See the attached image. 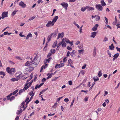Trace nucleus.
I'll use <instances>...</instances> for the list:
<instances>
[{
    "label": "nucleus",
    "mask_w": 120,
    "mask_h": 120,
    "mask_svg": "<svg viewBox=\"0 0 120 120\" xmlns=\"http://www.w3.org/2000/svg\"><path fill=\"white\" fill-rule=\"evenodd\" d=\"M44 66L43 65V66H42L41 67V70L40 71V72H41V71H42L43 70V69L44 68Z\"/></svg>",
    "instance_id": "nucleus-59"
},
{
    "label": "nucleus",
    "mask_w": 120,
    "mask_h": 120,
    "mask_svg": "<svg viewBox=\"0 0 120 120\" xmlns=\"http://www.w3.org/2000/svg\"><path fill=\"white\" fill-rule=\"evenodd\" d=\"M35 16L32 17L31 19H29L27 21V22H29V21H31V20L34 19L35 18Z\"/></svg>",
    "instance_id": "nucleus-39"
},
{
    "label": "nucleus",
    "mask_w": 120,
    "mask_h": 120,
    "mask_svg": "<svg viewBox=\"0 0 120 120\" xmlns=\"http://www.w3.org/2000/svg\"><path fill=\"white\" fill-rule=\"evenodd\" d=\"M64 41H65L67 43H69V40L68 39L65 38L64 39Z\"/></svg>",
    "instance_id": "nucleus-35"
},
{
    "label": "nucleus",
    "mask_w": 120,
    "mask_h": 120,
    "mask_svg": "<svg viewBox=\"0 0 120 120\" xmlns=\"http://www.w3.org/2000/svg\"><path fill=\"white\" fill-rule=\"evenodd\" d=\"M19 80V79L16 78H12L11 79V80L12 82H14L15 81H18Z\"/></svg>",
    "instance_id": "nucleus-27"
},
{
    "label": "nucleus",
    "mask_w": 120,
    "mask_h": 120,
    "mask_svg": "<svg viewBox=\"0 0 120 120\" xmlns=\"http://www.w3.org/2000/svg\"><path fill=\"white\" fill-rule=\"evenodd\" d=\"M31 63L32 62H30L29 61H28L25 64V65L26 66H29L30 65V63Z\"/></svg>",
    "instance_id": "nucleus-23"
},
{
    "label": "nucleus",
    "mask_w": 120,
    "mask_h": 120,
    "mask_svg": "<svg viewBox=\"0 0 120 120\" xmlns=\"http://www.w3.org/2000/svg\"><path fill=\"white\" fill-rule=\"evenodd\" d=\"M88 97H85L84 99V100L86 102L88 101Z\"/></svg>",
    "instance_id": "nucleus-55"
},
{
    "label": "nucleus",
    "mask_w": 120,
    "mask_h": 120,
    "mask_svg": "<svg viewBox=\"0 0 120 120\" xmlns=\"http://www.w3.org/2000/svg\"><path fill=\"white\" fill-rule=\"evenodd\" d=\"M52 59V57H50L48 59H46V62H45V63H46L47 62L49 63L50 62V60Z\"/></svg>",
    "instance_id": "nucleus-24"
},
{
    "label": "nucleus",
    "mask_w": 120,
    "mask_h": 120,
    "mask_svg": "<svg viewBox=\"0 0 120 120\" xmlns=\"http://www.w3.org/2000/svg\"><path fill=\"white\" fill-rule=\"evenodd\" d=\"M0 75H3L4 76H5L6 74L4 71H0Z\"/></svg>",
    "instance_id": "nucleus-34"
},
{
    "label": "nucleus",
    "mask_w": 120,
    "mask_h": 120,
    "mask_svg": "<svg viewBox=\"0 0 120 120\" xmlns=\"http://www.w3.org/2000/svg\"><path fill=\"white\" fill-rule=\"evenodd\" d=\"M95 82H93V83L92 85V86L90 88V89L91 90L92 89V87H93L94 85L95 84Z\"/></svg>",
    "instance_id": "nucleus-61"
},
{
    "label": "nucleus",
    "mask_w": 120,
    "mask_h": 120,
    "mask_svg": "<svg viewBox=\"0 0 120 120\" xmlns=\"http://www.w3.org/2000/svg\"><path fill=\"white\" fill-rule=\"evenodd\" d=\"M63 97H60L59 98H58L57 99L56 101H60V100Z\"/></svg>",
    "instance_id": "nucleus-57"
},
{
    "label": "nucleus",
    "mask_w": 120,
    "mask_h": 120,
    "mask_svg": "<svg viewBox=\"0 0 120 120\" xmlns=\"http://www.w3.org/2000/svg\"><path fill=\"white\" fill-rule=\"evenodd\" d=\"M68 83L70 85H72V81H69Z\"/></svg>",
    "instance_id": "nucleus-62"
},
{
    "label": "nucleus",
    "mask_w": 120,
    "mask_h": 120,
    "mask_svg": "<svg viewBox=\"0 0 120 120\" xmlns=\"http://www.w3.org/2000/svg\"><path fill=\"white\" fill-rule=\"evenodd\" d=\"M64 65V64L63 63H60L59 64H56L55 66V68L56 69L57 68H60L62 67Z\"/></svg>",
    "instance_id": "nucleus-6"
},
{
    "label": "nucleus",
    "mask_w": 120,
    "mask_h": 120,
    "mask_svg": "<svg viewBox=\"0 0 120 120\" xmlns=\"http://www.w3.org/2000/svg\"><path fill=\"white\" fill-rule=\"evenodd\" d=\"M86 8L87 9V10L89 11L90 10H94V9L93 7H90L89 6H87L86 7Z\"/></svg>",
    "instance_id": "nucleus-13"
},
{
    "label": "nucleus",
    "mask_w": 120,
    "mask_h": 120,
    "mask_svg": "<svg viewBox=\"0 0 120 120\" xmlns=\"http://www.w3.org/2000/svg\"><path fill=\"white\" fill-rule=\"evenodd\" d=\"M44 83H41V84H40L39 85H37L35 87V89H36L38 88H39L40 87H41V86H42L43 85Z\"/></svg>",
    "instance_id": "nucleus-17"
},
{
    "label": "nucleus",
    "mask_w": 120,
    "mask_h": 120,
    "mask_svg": "<svg viewBox=\"0 0 120 120\" xmlns=\"http://www.w3.org/2000/svg\"><path fill=\"white\" fill-rule=\"evenodd\" d=\"M62 46L63 47H65L66 45V44L64 42V38H63L61 41Z\"/></svg>",
    "instance_id": "nucleus-11"
},
{
    "label": "nucleus",
    "mask_w": 120,
    "mask_h": 120,
    "mask_svg": "<svg viewBox=\"0 0 120 120\" xmlns=\"http://www.w3.org/2000/svg\"><path fill=\"white\" fill-rule=\"evenodd\" d=\"M84 51V50L82 49L81 50H78V52L80 55L81 54H82L83 53V51Z\"/></svg>",
    "instance_id": "nucleus-28"
},
{
    "label": "nucleus",
    "mask_w": 120,
    "mask_h": 120,
    "mask_svg": "<svg viewBox=\"0 0 120 120\" xmlns=\"http://www.w3.org/2000/svg\"><path fill=\"white\" fill-rule=\"evenodd\" d=\"M90 82H89L88 83V84L87 85V86L88 87H90Z\"/></svg>",
    "instance_id": "nucleus-63"
},
{
    "label": "nucleus",
    "mask_w": 120,
    "mask_h": 120,
    "mask_svg": "<svg viewBox=\"0 0 120 120\" xmlns=\"http://www.w3.org/2000/svg\"><path fill=\"white\" fill-rule=\"evenodd\" d=\"M53 34L55 35V33H52L51 34L48 36V38H47V40L48 41V42H49V41L51 40V37L52 36V35Z\"/></svg>",
    "instance_id": "nucleus-9"
},
{
    "label": "nucleus",
    "mask_w": 120,
    "mask_h": 120,
    "mask_svg": "<svg viewBox=\"0 0 120 120\" xmlns=\"http://www.w3.org/2000/svg\"><path fill=\"white\" fill-rule=\"evenodd\" d=\"M15 98V96H13L11 97L10 99V101H12Z\"/></svg>",
    "instance_id": "nucleus-46"
},
{
    "label": "nucleus",
    "mask_w": 120,
    "mask_h": 120,
    "mask_svg": "<svg viewBox=\"0 0 120 120\" xmlns=\"http://www.w3.org/2000/svg\"><path fill=\"white\" fill-rule=\"evenodd\" d=\"M109 48L110 49L113 50L114 49V47L113 46V44H112L110 46H109Z\"/></svg>",
    "instance_id": "nucleus-26"
},
{
    "label": "nucleus",
    "mask_w": 120,
    "mask_h": 120,
    "mask_svg": "<svg viewBox=\"0 0 120 120\" xmlns=\"http://www.w3.org/2000/svg\"><path fill=\"white\" fill-rule=\"evenodd\" d=\"M57 41L54 42L52 45V47L53 48H55L57 45Z\"/></svg>",
    "instance_id": "nucleus-25"
},
{
    "label": "nucleus",
    "mask_w": 120,
    "mask_h": 120,
    "mask_svg": "<svg viewBox=\"0 0 120 120\" xmlns=\"http://www.w3.org/2000/svg\"><path fill=\"white\" fill-rule=\"evenodd\" d=\"M12 95V93H11L9 95L7 96L6 97L7 98H9Z\"/></svg>",
    "instance_id": "nucleus-58"
},
{
    "label": "nucleus",
    "mask_w": 120,
    "mask_h": 120,
    "mask_svg": "<svg viewBox=\"0 0 120 120\" xmlns=\"http://www.w3.org/2000/svg\"><path fill=\"white\" fill-rule=\"evenodd\" d=\"M119 56V54L118 53H116L113 56V57H115V58L117 59Z\"/></svg>",
    "instance_id": "nucleus-29"
},
{
    "label": "nucleus",
    "mask_w": 120,
    "mask_h": 120,
    "mask_svg": "<svg viewBox=\"0 0 120 120\" xmlns=\"http://www.w3.org/2000/svg\"><path fill=\"white\" fill-rule=\"evenodd\" d=\"M23 91H24V90L23 89H21L19 91V94L20 95Z\"/></svg>",
    "instance_id": "nucleus-43"
},
{
    "label": "nucleus",
    "mask_w": 120,
    "mask_h": 120,
    "mask_svg": "<svg viewBox=\"0 0 120 120\" xmlns=\"http://www.w3.org/2000/svg\"><path fill=\"white\" fill-rule=\"evenodd\" d=\"M47 89H45L42 90L40 92L39 95H40L41 94H42L45 91L47 90Z\"/></svg>",
    "instance_id": "nucleus-32"
},
{
    "label": "nucleus",
    "mask_w": 120,
    "mask_h": 120,
    "mask_svg": "<svg viewBox=\"0 0 120 120\" xmlns=\"http://www.w3.org/2000/svg\"><path fill=\"white\" fill-rule=\"evenodd\" d=\"M54 24V23L52 22V21H49L48 22L45 26L47 27L52 26H53Z\"/></svg>",
    "instance_id": "nucleus-2"
},
{
    "label": "nucleus",
    "mask_w": 120,
    "mask_h": 120,
    "mask_svg": "<svg viewBox=\"0 0 120 120\" xmlns=\"http://www.w3.org/2000/svg\"><path fill=\"white\" fill-rule=\"evenodd\" d=\"M67 49L68 50H71L72 49V48L71 47H70L69 46H68L67 47Z\"/></svg>",
    "instance_id": "nucleus-56"
},
{
    "label": "nucleus",
    "mask_w": 120,
    "mask_h": 120,
    "mask_svg": "<svg viewBox=\"0 0 120 120\" xmlns=\"http://www.w3.org/2000/svg\"><path fill=\"white\" fill-rule=\"evenodd\" d=\"M93 79L94 82H96L99 80V78L97 76H94L93 78Z\"/></svg>",
    "instance_id": "nucleus-19"
},
{
    "label": "nucleus",
    "mask_w": 120,
    "mask_h": 120,
    "mask_svg": "<svg viewBox=\"0 0 120 120\" xmlns=\"http://www.w3.org/2000/svg\"><path fill=\"white\" fill-rule=\"evenodd\" d=\"M52 54V53L51 52L49 53L47 56V57L48 58L49 57L51 56Z\"/></svg>",
    "instance_id": "nucleus-52"
},
{
    "label": "nucleus",
    "mask_w": 120,
    "mask_h": 120,
    "mask_svg": "<svg viewBox=\"0 0 120 120\" xmlns=\"http://www.w3.org/2000/svg\"><path fill=\"white\" fill-rule=\"evenodd\" d=\"M107 53L109 55V57H111V53L109 50H108L107 51Z\"/></svg>",
    "instance_id": "nucleus-48"
},
{
    "label": "nucleus",
    "mask_w": 120,
    "mask_h": 120,
    "mask_svg": "<svg viewBox=\"0 0 120 120\" xmlns=\"http://www.w3.org/2000/svg\"><path fill=\"white\" fill-rule=\"evenodd\" d=\"M16 58L17 59H18L19 60H22V58L20 56H16Z\"/></svg>",
    "instance_id": "nucleus-51"
},
{
    "label": "nucleus",
    "mask_w": 120,
    "mask_h": 120,
    "mask_svg": "<svg viewBox=\"0 0 120 120\" xmlns=\"http://www.w3.org/2000/svg\"><path fill=\"white\" fill-rule=\"evenodd\" d=\"M64 32H62L61 33H59L58 34V37L57 38V39H58L60 38H62L64 37Z\"/></svg>",
    "instance_id": "nucleus-7"
},
{
    "label": "nucleus",
    "mask_w": 120,
    "mask_h": 120,
    "mask_svg": "<svg viewBox=\"0 0 120 120\" xmlns=\"http://www.w3.org/2000/svg\"><path fill=\"white\" fill-rule=\"evenodd\" d=\"M25 104V102L24 101H23L21 104V106H22V107L23 108H24L23 110H24L25 109L26 107H27V106H26V107L24 108V105Z\"/></svg>",
    "instance_id": "nucleus-22"
},
{
    "label": "nucleus",
    "mask_w": 120,
    "mask_h": 120,
    "mask_svg": "<svg viewBox=\"0 0 120 120\" xmlns=\"http://www.w3.org/2000/svg\"><path fill=\"white\" fill-rule=\"evenodd\" d=\"M19 5L23 8H24L26 6V4L22 1H21L19 3Z\"/></svg>",
    "instance_id": "nucleus-5"
},
{
    "label": "nucleus",
    "mask_w": 120,
    "mask_h": 120,
    "mask_svg": "<svg viewBox=\"0 0 120 120\" xmlns=\"http://www.w3.org/2000/svg\"><path fill=\"white\" fill-rule=\"evenodd\" d=\"M116 49L117 51H119L120 52V48H119L118 47H117Z\"/></svg>",
    "instance_id": "nucleus-64"
},
{
    "label": "nucleus",
    "mask_w": 120,
    "mask_h": 120,
    "mask_svg": "<svg viewBox=\"0 0 120 120\" xmlns=\"http://www.w3.org/2000/svg\"><path fill=\"white\" fill-rule=\"evenodd\" d=\"M18 11V10H15L14 11H13V12H12L11 15L13 16H14L15 14L16 13V12Z\"/></svg>",
    "instance_id": "nucleus-31"
},
{
    "label": "nucleus",
    "mask_w": 120,
    "mask_h": 120,
    "mask_svg": "<svg viewBox=\"0 0 120 120\" xmlns=\"http://www.w3.org/2000/svg\"><path fill=\"white\" fill-rule=\"evenodd\" d=\"M108 40V38L106 37H105L103 41L104 42L106 41H107Z\"/></svg>",
    "instance_id": "nucleus-47"
},
{
    "label": "nucleus",
    "mask_w": 120,
    "mask_h": 120,
    "mask_svg": "<svg viewBox=\"0 0 120 120\" xmlns=\"http://www.w3.org/2000/svg\"><path fill=\"white\" fill-rule=\"evenodd\" d=\"M27 69H28L29 71H31L33 70L34 68L32 67H29Z\"/></svg>",
    "instance_id": "nucleus-30"
},
{
    "label": "nucleus",
    "mask_w": 120,
    "mask_h": 120,
    "mask_svg": "<svg viewBox=\"0 0 120 120\" xmlns=\"http://www.w3.org/2000/svg\"><path fill=\"white\" fill-rule=\"evenodd\" d=\"M69 100L68 98H67L65 99H64V101L66 102H67Z\"/></svg>",
    "instance_id": "nucleus-60"
},
{
    "label": "nucleus",
    "mask_w": 120,
    "mask_h": 120,
    "mask_svg": "<svg viewBox=\"0 0 120 120\" xmlns=\"http://www.w3.org/2000/svg\"><path fill=\"white\" fill-rule=\"evenodd\" d=\"M48 76L47 78V79H48L49 78H50L52 76L51 74H50L49 73L47 74V75H48Z\"/></svg>",
    "instance_id": "nucleus-40"
},
{
    "label": "nucleus",
    "mask_w": 120,
    "mask_h": 120,
    "mask_svg": "<svg viewBox=\"0 0 120 120\" xmlns=\"http://www.w3.org/2000/svg\"><path fill=\"white\" fill-rule=\"evenodd\" d=\"M8 16V12H4L2 14V18L3 19L4 18Z\"/></svg>",
    "instance_id": "nucleus-8"
},
{
    "label": "nucleus",
    "mask_w": 120,
    "mask_h": 120,
    "mask_svg": "<svg viewBox=\"0 0 120 120\" xmlns=\"http://www.w3.org/2000/svg\"><path fill=\"white\" fill-rule=\"evenodd\" d=\"M98 24H95L94 27L92 28V30L93 31H95L97 30V27L98 26Z\"/></svg>",
    "instance_id": "nucleus-10"
},
{
    "label": "nucleus",
    "mask_w": 120,
    "mask_h": 120,
    "mask_svg": "<svg viewBox=\"0 0 120 120\" xmlns=\"http://www.w3.org/2000/svg\"><path fill=\"white\" fill-rule=\"evenodd\" d=\"M96 48L95 47H94L93 50V55L94 57H95L96 55Z\"/></svg>",
    "instance_id": "nucleus-18"
},
{
    "label": "nucleus",
    "mask_w": 120,
    "mask_h": 120,
    "mask_svg": "<svg viewBox=\"0 0 120 120\" xmlns=\"http://www.w3.org/2000/svg\"><path fill=\"white\" fill-rule=\"evenodd\" d=\"M29 37H32V34H31L29 33L27 35Z\"/></svg>",
    "instance_id": "nucleus-53"
},
{
    "label": "nucleus",
    "mask_w": 120,
    "mask_h": 120,
    "mask_svg": "<svg viewBox=\"0 0 120 120\" xmlns=\"http://www.w3.org/2000/svg\"><path fill=\"white\" fill-rule=\"evenodd\" d=\"M100 19V16L97 15L96 18V21H99Z\"/></svg>",
    "instance_id": "nucleus-37"
},
{
    "label": "nucleus",
    "mask_w": 120,
    "mask_h": 120,
    "mask_svg": "<svg viewBox=\"0 0 120 120\" xmlns=\"http://www.w3.org/2000/svg\"><path fill=\"white\" fill-rule=\"evenodd\" d=\"M67 57H65L64 58L63 60V62H65L67 60Z\"/></svg>",
    "instance_id": "nucleus-50"
},
{
    "label": "nucleus",
    "mask_w": 120,
    "mask_h": 120,
    "mask_svg": "<svg viewBox=\"0 0 120 120\" xmlns=\"http://www.w3.org/2000/svg\"><path fill=\"white\" fill-rule=\"evenodd\" d=\"M72 61L71 59H70L68 60V64H69L71 65L72 63Z\"/></svg>",
    "instance_id": "nucleus-38"
},
{
    "label": "nucleus",
    "mask_w": 120,
    "mask_h": 120,
    "mask_svg": "<svg viewBox=\"0 0 120 120\" xmlns=\"http://www.w3.org/2000/svg\"><path fill=\"white\" fill-rule=\"evenodd\" d=\"M50 52L52 53H54L55 52V50L54 49L53 50L51 49L50 50Z\"/></svg>",
    "instance_id": "nucleus-49"
},
{
    "label": "nucleus",
    "mask_w": 120,
    "mask_h": 120,
    "mask_svg": "<svg viewBox=\"0 0 120 120\" xmlns=\"http://www.w3.org/2000/svg\"><path fill=\"white\" fill-rule=\"evenodd\" d=\"M58 18V16H56L53 19L52 21L53 23H55L56 22Z\"/></svg>",
    "instance_id": "nucleus-15"
},
{
    "label": "nucleus",
    "mask_w": 120,
    "mask_h": 120,
    "mask_svg": "<svg viewBox=\"0 0 120 120\" xmlns=\"http://www.w3.org/2000/svg\"><path fill=\"white\" fill-rule=\"evenodd\" d=\"M101 6H104L106 5V4L104 2V0H102L101 1Z\"/></svg>",
    "instance_id": "nucleus-20"
},
{
    "label": "nucleus",
    "mask_w": 120,
    "mask_h": 120,
    "mask_svg": "<svg viewBox=\"0 0 120 120\" xmlns=\"http://www.w3.org/2000/svg\"><path fill=\"white\" fill-rule=\"evenodd\" d=\"M97 34V32H94L91 33V37L94 38L96 36Z\"/></svg>",
    "instance_id": "nucleus-14"
},
{
    "label": "nucleus",
    "mask_w": 120,
    "mask_h": 120,
    "mask_svg": "<svg viewBox=\"0 0 120 120\" xmlns=\"http://www.w3.org/2000/svg\"><path fill=\"white\" fill-rule=\"evenodd\" d=\"M18 90L17 89L15 90V91H14L12 93V95H14L16 94L18 91Z\"/></svg>",
    "instance_id": "nucleus-42"
},
{
    "label": "nucleus",
    "mask_w": 120,
    "mask_h": 120,
    "mask_svg": "<svg viewBox=\"0 0 120 120\" xmlns=\"http://www.w3.org/2000/svg\"><path fill=\"white\" fill-rule=\"evenodd\" d=\"M35 94V92H34L33 91H31L30 92L29 94L30 96H33Z\"/></svg>",
    "instance_id": "nucleus-21"
},
{
    "label": "nucleus",
    "mask_w": 120,
    "mask_h": 120,
    "mask_svg": "<svg viewBox=\"0 0 120 120\" xmlns=\"http://www.w3.org/2000/svg\"><path fill=\"white\" fill-rule=\"evenodd\" d=\"M22 111L21 109L20 110H19L18 111L16 112V114H19L20 113L22 112Z\"/></svg>",
    "instance_id": "nucleus-41"
},
{
    "label": "nucleus",
    "mask_w": 120,
    "mask_h": 120,
    "mask_svg": "<svg viewBox=\"0 0 120 120\" xmlns=\"http://www.w3.org/2000/svg\"><path fill=\"white\" fill-rule=\"evenodd\" d=\"M62 44L61 42H59L58 44L57 45V47H59Z\"/></svg>",
    "instance_id": "nucleus-54"
},
{
    "label": "nucleus",
    "mask_w": 120,
    "mask_h": 120,
    "mask_svg": "<svg viewBox=\"0 0 120 120\" xmlns=\"http://www.w3.org/2000/svg\"><path fill=\"white\" fill-rule=\"evenodd\" d=\"M95 8L98 11H101L103 10L102 6L100 4H96L95 5Z\"/></svg>",
    "instance_id": "nucleus-3"
},
{
    "label": "nucleus",
    "mask_w": 120,
    "mask_h": 120,
    "mask_svg": "<svg viewBox=\"0 0 120 120\" xmlns=\"http://www.w3.org/2000/svg\"><path fill=\"white\" fill-rule=\"evenodd\" d=\"M102 75V73L101 72V71H99V72L98 73V76L100 77Z\"/></svg>",
    "instance_id": "nucleus-33"
},
{
    "label": "nucleus",
    "mask_w": 120,
    "mask_h": 120,
    "mask_svg": "<svg viewBox=\"0 0 120 120\" xmlns=\"http://www.w3.org/2000/svg\"><path fill=\"white\" fill-rule=\"evenodd\" d=\"M17 73V75L18 74H19L18 75H16V76L17 77V78L19 79L20 78L22 77V74L21 73Z\"/></svg>",
    "instance_id": "nucleus-16"
},
{
    "label": "nucleus",
    "mask_w": 120,
    "mask_h": 120,
    "mask_svg": "<svg viewBox=\"0 0 120 120\" xmlns=\"http://www.w3.org/2000/svg\"><path fill=\"white\" fill-rule=\"evenodd\" d=\"M48 44L47 43H46L45 46L44 47L43 49V50L44 51H46V50H47V46H48Z\"/></svg>",
    "instance_id": "nucleus-36"
},
{
    "label": "nucleus",
    "mask_w": 120,
    "mask_h": 120,
    "mask_svg": "<svg viewBox=\"0 0 120 120\" xmlns=\"http://www.w3.org/2000/svg\"><path fill=\"white\" fill-rule=\"evenodd\" d=\"M33 96H31V97L30 98V100L28 101H27L26 103V104L27 105V104H28L29 103L30 101L33 99Z\"/></svg>",
    "instance_id": "nucleus-44"
},
{
    "label": "nucleus",
    "mask_w": 120,
    "mask_h": 120,
    "mask_svg": "<svg viewBox=\"0 0 120 120\" xmlns=\"http://www.w3.org/2000/svg\"><path fill=\"white\" fill-rule=\"evenodd\" d=\"M86 9V7L85 8H82L81 9V11H85Z\"/></svg>",
    "instance_id": "nucleus-45"
},
{
    "label": "nucleus",
    "mask_w": 120,
    "mask_h": 120,
    "mask_svg": "<svg viewBox=\"0 0 120 120\" xmlns=\"http://www.w3.org/2000/svg\"><path fill=\"white\" fill-rule=\"evenodd\" d=\"M64 8V9L67 10V7L68 6V5L67 3H65V2H63V3H61L60 4Z\"/></svg>",
    "instance_id": "nucleus-4"
},
{
    "label": "nucleus",
    "mask_w": 120,
    "mask_h": 120,
    "mask_svg": "<svg viewBox=\"0 0 120 120\" xmlns=\"http://www.w3.org/2000/svg\"><path fill=\"white\" fill-rule=\"evenodd\" d=\"M7 72L10 75H13L15 72V69L14 68H10L8 67L6 68Z\"/></svg>",
    "instance_id": "nucleus-1"
},
{
    "label": "nucleus",
    "mask_w": 120,
    "mask_h": 120,
    "mask_svg": "<svg viewBox=\"0 0 120 120\" xmlns=\"http://www.w3.org/2000/svg\"><path fill=\"white\" fill-rule=\"evenodd\" d=\"M29 84L28 83H26L24 85V87L23 88V90H24V91L25 90H27L29 88V86H28V85Z\"/></svg>",
    "instance_id": "nucleus-12"
}]
</instances>
